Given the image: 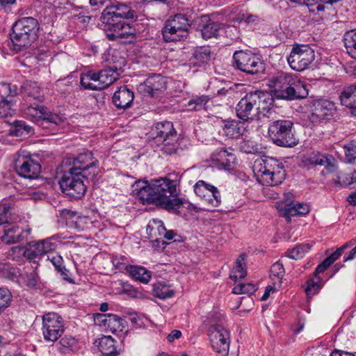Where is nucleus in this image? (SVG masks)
<instances>
[{
    "instance_id": "f257e3e1",
    "label": "nucleus",
    "mask_w": 356,
    "mask_h": 356,
    "mask_svg": "<svg viewBox=\"0 0 356 356\" xmlns=\"http://www.w3.org/2000/svg\"><path fill=\"white\" fill-rule=\"evenodd\" d=\"M133 187L134 193L143 204H154L168 211L177 209L183 204L177 197L175 181L167 178L154 179L150 183L138 180Z\"/></svg>"
},
{
    "instance_id": "f03ea898",
    "label": "nucleus",
    "mask_w": 356,
    "mask_h": 356,
    "mask_svg": "<svg viewBox=\"0 0 356 356\" xmlns=\"http://www.w3.org/2000/svg\"><path fill=\"white\" fill-rule=\"evenodd\" d=\"M273 102L272 95L266 91L254 90L248 92L236 106V115L245 122L255 118H261V113H264V116L267 114L270 115L274 112L270 108Z\"/></svg>"
},
{
    "instance_id": "7ed1b4c3",
    "label": "nucleus",
    "mask_w": 356,
    "mask_h": 356,
    "mask_svg": "<svg viewBox=\"0 0 356 356\" xmlns=\"http://www.w3.org/2000/svg\"><path fill=\"white\" fill-rule=\"evenodd\" d=\"M269 86L277 99L292 101L306 98L309 95L303 81L284 72L271 78Z\"/></svg>"
},
{
    "instance_id": "20e7f679",
    "label": "nucleus",
    "mask_w": 356,
    "mask_h": 356,
    "mask_svg": "<svg viewBox=\"0 0 356 356\" xmlns=\"http://www.w3.org/2000/svg\"><path fill=\"white\" fill-rule=\"evenodd\" d=\"M149 140L160 147V150L166 155L177 154L181 151L178 144V137L173 124L169 121L156 123L152 128Z\"/></svg>"
},
{
    "instance_id": "39448f33",
    "label": "nucleus",
    "mask_w": 356,
    "mask_h": 356,
    "mask_svg": "<svg viewBox=\"0 0 356 356\" xmlns=\"http://www.w3.org/2000/svg\"><path fill=\"white\" fill-rule=\"evenodd\" d=\"M39 25L38 21L31 17H23L12 26V33L9 34L13 49L19 51L27 48L37 39Z\"/></svg>"
},
{
    "instance_id": "423d86ee",
    "label": "nucleus",
    "mask_w": 356,
    "mask_h": 356,
    "mask_svg": "<svg viewBox=\"0 0 356 356\" xmlns=\"http://www.w3.org/2000/svg\"><path fill=\"white\" fill-rule=\"evenodd\" d=\"M254 172L257 179L267 186H277L284 180L286 171L284 165L279 160L268 157L254 165Z\"/></svg>"
},
{
    "instance_id": "0eeeda50",
    "label": "nucleus",
    "mask_w": 356,
    "mask_h": 356,
    "mask_svg": "<svg viewBox=\"0 0 356 356\" xmlns=\"http://www.w3.org/2000/svg\"><path fill=\"white\" fill-rule=\"evenodd\" d=\"M254 172L257 179L267 186H277L284 180L286 171L284 165L279 160L268 157L254 165Z\"/></svg>"
},
{
    "instance_id": "6e6552de",
    "label": "nucleus",
    "mask_w": 356,
    "mask_h": 356,
    "mask_svg": "<svg viewBox=\"0 0 356 356\" xmlns=\"http://www.w3.org/2000/svg\"><path fill=\"white\" fill-rule=\"evenodd\" d=\"M293 122L289 120H277L270 123L268 134L272 142L280 147H293L298 143Z\"/></svg>"
},
{
    "instance_id": "1a4fd4ad",
    "label": "nucleus",
    "mask_w": 356,
    "mask_h": 356,
    "mask_svg": "<svg viewBox=\"0 0 356 356\" xmlns=\"http://www.w3.org/2000/svg\"><path fill=\"white\" fill-rule=\"evenodd\" d=\"M101 20L109 40H124L125 42H131L136 39V29L123 20L102 15Z\"/></svg>"
},
{
    "instance_id": "9d476101",
    "label": "nucleus",
    "mask_w": 356,
    "mask_h": 356,
    "mask_svg": "<svg viewBox=\"0 0 356 356\" xmlns=\"http://www.w3.org/2000/svg\"><path fill=\"white\" fill-rule=\"evenodd\" d=\"M191 27L188 19L184 14H177L165 22L162 35L167 42L180 41L187 38Z\"/></svg>"
},
{
    "instance_id": "9b49d317",
    "label": "nucleus",
    "mask_w": 356,
    "mask_h": 356,
    "mask_svg": "<svg viewBox=\"0 0 356 356\" xmlns=\"http://www.w3.org/2000/svg\"><path fill=\"white\" fill-rule=\"evenodd\" d=\"M233 66L248 74H261L265 64L259 56L250 51H237L233 55Z\"/></svg>"
},
{
    "instance_id": "f8f14e48",
    "label": "nucleus",
    "mask_w": 356,
    "mask_h": 356,
    "mask_svg": "<svg viewBox=\"0 0 356 356\" xmlns=\"http://www.w3.org/2000/svg\"><path fill=\"white\" fill-rule=\"evenodd\" d=\"M83 178L84 177L73 170L65 171L59 181L62 192L74 199L81 198L86 191Z\"/></svg>"
},
{
    "instance_id": "ddd939ff",
    "label": "nucleus",
    "mask_w": 356,
    "mask_h": 356,
    "mask_svg": "<svg viewBox=\"0 0 356 356\" xmlns=\"http://www.w3.org/2000/svg\"><path fill=\"white\" fill-rule=\"evenodd\" d=\"M315 59L314 50L307 44L293 46L287 61L291 68L297 72L307 69Z\"/></svg>"
},
{
    "instance_id": "4468645a",
    "label": "nucleus",
    "mask_w": 356,
    "mask_h": 356,
    "mask_svg": "<svg viewBox=\"0 0 356 356\" xmlns=\"http://www.w3.org/2000/svg\"><path fill=\"white\" fill-rule=\"evenodd\" d=\"M99 161L92 156L90 152L80 154L73 161L70 169L79 172L86 179L92 180L98 172Z\"/></svg>"
},
{
    "instance_id": "2eb2a0df",
    "label": "nucleus",
    "mask_w": 356,
    "mask_h": 356,
    "mask_svg": "<svg viewBox=\"0 0 356 356\" xmlns=\"http://www.w3.org/2000/svg\"><path fill=\"white\" fill-rule=\"evenodd\" d=\"M64 332L62 318L56 313H48L42 318V334L47 341L54 342Z\"/></svg>"
},
{
    "instance_id": "dca6fc26",
    "label": "nucleus",
    "mask_w": 356,
    "mask_h": 356,
    "mask_svg": "<svg viewBox=\"0 0 356 356\" xmlns=\"http://www.w3.org/2000/svg\"><path fill=\"white\" fill-rule=\"evenodd\" d=\"M17 173L26 179H35L41 170L40 165L35 162L30 156L24 154H19L15 160Z\"/></svg>"
},
{
    "instance_id": "f3484780",
    "label": "nucleus",
    "mask_w": 356,
    "mask_h": 356,
    "mask_svg": "<svg viewBox=\"0 0 356 356\" xmlns=\"http://www.w3.org/2000/svg\"><path fill=\"white\" fill-rule=\"evenodd\" d=\"M229 333L220 325L210 330V340L213 349L221 356H227L229 348Z\"/></svg>"
},
{
    "instance_id": "a211bd4d",
    "label": "nucleus",
    "mask_w": 356,
    "mask_h": 356,
    "mask_svg": "<svg viewBox=\"0 0 356 356\" xmlns=\"http://www.w3.org/2000/svg\"><path fill=\"white\" fill-rule=\"evenodd\" d=\"M336 113L334 102L327 99H319L313 102L310 120L313 123H320L330 120Z\"/></svg>"
},
{
    "instance_id": "6ab92c4d",
    "label": "nucleus",
    "mask_w": 356,
    "mask_h": 356,
    "mask_svg": "<svg viewBox=\"0 0 356 356\" xmlns=\"http://www.w3.org/2000/svg\"><path fill=\"white\" fill-rule=\"evenodd\" d=\"M1 227L3 235L1 236V242L6 245L15 243L22 240L24 231L18 225L13 223L11 219L5 220L1 218Z\"/></svg>"
},
{
    "instance_id": "aec40b11",
    "label": "nucleus",
    "mask_w": 356,
    "mask_h": 356,
    "mask_svg": "<svg viewBox=\"0 0 356 356\" xmlns=\"http://www.w3.org/2000/svg\"><path fill=\"white\" fill-rule=\"evenodd\" d=\"M17 95V88L10 83H1V110L3 109L4 116H12L15 109L12 108L14 97ZM3 111H1V114Z\"/></svg>"
},
{
    "instance_id": "412c9836",
    "label": "nucleus",
    "mask_w": 356,
    "mask_h": 356,
    "mask_svg": "<svg viewBox=\"0 0 356 356\" xmlns=\"http://www.w3.org/2000/svg\"><path fill=\"white\" fill-rule=\"evenodd\" d=\"M95 322L104 327L112 332H122L124 328V320L113 314H97L95 316Z\"/></svg>"
},
{
    "instance_id": "4be33fe9",
    "label": "nucleus",
    "mask_w": 356,
    "mask_h": 356,
    "mask_svg": "<svg viewBox=\"0 0 356 356\" xmlns=\"http://www.w3.org/2000/svg\"><path fill=\"white\" fill-rule=\"evenodd\" d=\"M102 16L112 17V18L123 20L124 19H134L136 18V12L125 4L106 5L102 13Z\"/></svg>"
},
{
    "instance_id": "5701e85b",
    "label": "nucleus",
    "mask_w": 356,
    "mask_h": 356,
    "mask_svg": "<svg viewBox=\"0 0 356 356\" xmlns=\"http://www.w3.org/2000/svg\"><path fill=\"white\" fill-rule=\"evenodd\" d=\"M305 161L314 165L324 166L327 170L332 171L336 167L337 161L334 156L321 152H312L305 158Z\"/></svg>"
},
{
    "instance_id": "b1692460",
    "label": "nucleus",
    "mask_w": 356,
    "mask_h": 356,
    "mask_svg": "<svg viewBox=\"0 0 356 356\" xmlns=\"http://www.w3.org/2000/svg\"><path fill=\"white\" fill-rule=\"evenodd\" d=\"M134 99V92L127 86H121L116 90L112 97L113 104L118 109H126L131 107Z\"/></svg>"
},
{
    "instance_id": "393cba45",
    "label": "nucleus",
    "mask_w": 356,
    "mask_h": 356,
    "mask_svg": "<svg viewBox=\"0 0 356 356\" xmlns=\"http://www.w3.org/2000/svg\"><path fill=\"white\" fill-rule=\"evenodd\" d=\"M198 26L201 31L202 38L209 39L217 36L221 24L212 20L209 15H205L198 19Z\"/></svg>"
},
{
    "instance_id": "a878e982",
    "label": "nucleus",
    "mask_w": 356,
    "mask_h": 356,
    "mask_svg": "<svg viewBox=\"0 0 356 356\" xmlns=\"http://www.w3.org/2000/svg\"><path fill=\"white\" fill-rule=\"evenodd\" d=\"M95 343L104 356H118L121 352L118 341L110 336H103L96 340Z\"/></svg>"
},
{
    "instance_id": "bb28decb",
    "label": "nucleus",
    "mask_w": 356,
    "mask_h": 356,
    "mask_svg": "<svg viewBox=\"0 0 356 356\" xmlns=\"http://www.w3.org/2000/svg\"><path fill=\"white\" fill-rule=\"evenodd\" d=\"M279 211L281 215L286 218L287 221L295 216H305L309 211V206L305 203H287L283 207H279Z\"/></svg>"
},
{
    "instance_id": "cd10ccee",
    "label": "nucleus",
    "mask_w": 356,
    "mask_h": 356,
    "mask_svg": "<svg viewBox=\"0 0 356 356\" xmlns=\"http://www.w3.org/2000/svg\"><path fill=\"white\" fill-rule=\"evenodd\" d=\"M165 88V79L160 74H154L149 77L143 84L144 92L150 97L158 96L159 92Z\"/></svg>"
},
{
    "instance_id": "c85d7f7f",
    "label": "nucleus",
    "mask_w": 356,
    "mask_h": 356,
    "mask_svg": "<svg viewBox=\"0 0 356 356\" xmlns=\"http://www.w3.org/2000/svg\"><path fill=\"white\" fill-rule=\"evenodd\" d=\"M99 90H103L119 79L120 74L109 67L95 72Z\"/></svg>"
},
{
    "instance_id": "c756f323",
    "label": "nucleus",
    "mask_w": 356,
    "mask_h": 356,
    "mask_svg": "<svg viewBox=\"0 0 356 356\" xmlns=\"http://www.w3.org/2000/svg\"><path fill=\"white\" fill-rule=\"evenodd\" d=\"M65 217L69 227L78 232L86 229L90 221L88 217L80 216L78 213L72 211H67L65 213Z\"/></svg>"
},
{
    "instance_id": "7c9ffc66",
    "label": "nucleus",
    "mask_w": 356,
    "mask_h": 356,
    "mask_svg": "<svg viewBox=\"0 0 356 356\" xmlns=\"http://www.w3.org/2000/svg\"><path fill=\"white\" fill-rule=\"evenodd\" d=\"M211 159L219 165V168L229 170L235 157L232 153H229L225 149L221 148L212 154Z\"/></svg>"
},
{
    "instance_id": "2f4dec72",
    "label": "nucleus",
    "mask_w": 356,
    "mask_h": 356,
    "mask_svg": "<svg viewBox=\"0 0 356 356\" xmlns=\"http://www.w3.org/2000/svg\"><path fill=\"white\" fill-rule=\"evenodd\" d=\"M330 266V264L325 259L318 265L314 272L315 277L308 281V285L305 289V292L308 296L314 294L321 288V279L317 275L323 273Z\"/></svg>"
},
{
    "instance_id": "473e14b6",
    "label": "nucleus",
    "mask_w": 356,
    "mask_h": 356,
    "mask_svg": "<svg viewBox=\"0 0 356 356\" xmlns=\"http://www.w3.org/2000/svg\"><path fill=\"white\" fill-rule=\"evenodd\" d=\"M22 90L26 101L33 99L38 102H42L44 99V95L35 82H25L22 86Z\"/></svg>"
},
{
    "instance_id": "72a5a7b5",
    "label": "nucleus",
    "mask_w": 356,
    "mask_h": 356,
    "mask_svg": "<svg viewBox=\"0 0 356 356\" xmlns=\"http://www.w3.org/2000/svg\"><path fill=\"white\" fill-rule=\"evenodd\" d=\"M47 107L39 104H30L24 109V115L29 120L38 123H42Z\"/></svg>"
},
{
    "instance_id": "f704fd0d",
    "label": "nucleus",
    "mask_w": 356,
    "mask_h": 356,
    "mask_svg": "<svg viewBox=\"0 0 356 356\" xmlns=\"http://www.w3.org/2000/svg\"><path fill=\"white\" fill-rule=\"evenodd\" d=\"M341 103L350 108H356V85L353 84L343 88L340 95Z\"/></svg>"
},
{
    "instance_id": "c9c22d12",
    "label": "nucleus",
    "mask_w": 356,
    "mask_h": 356,
    "mask_svg": "<svg viewBox=\"0 0 356 356\" xmlns=\"http://www.w3.org/2000/svg\"><path fill=\"white\" fill-rule=\"evenodd\" d=\"M108 56L106 60L110 65L109 67L116 72L121 71L127 63L126 58L122 53L117 49L110 50Z\"/></svg>"
},
{
    "instance_id": "e433bc0d",
    "label": "nucleus",
    "mask_w": 356,
    "mask_h": 356,
    "mask_svg": "<svg viewBox=\"0 0 356 356\" xmlns=\"http://www.w3.org/2000/svg\"><path fill=\"white\" fill-rule=\"evenodd\" d=\"M244 131V124L239 121L232 120L225 122L223 132L227 136L238 138L243 135Z\"/></svg>"
},
{
    "instance_id": "4c0bfd02",
    "label": "nucleus",
    "mask_w": 356,
    "mask_h": 356,
    "mask_svg": "<svg viewBox=\"0 0 356 356\" xmlns=\"http://www.w3.org/2000/svg\"><path fill=\"white\" fill-rule=\"evenodd\" d=\"M127 273L134 280L144 284L147 283L152 277L150 271L140 266H129Z\"/></svg>"
},
{
    "instance_id": "58836bf2",
    "label": "nucleus",
    "mask_w": 356,
    "mask_h": 356,
    "mask_svg": "<svg viewBox=\"0 0 356 356\" xmlns=\"http://www.w3.org/2000/svg\"><path fill=\"white\" fill-rule=\"evenodd\" d=\"M347 53L356 59V29L346 31L343 38Z\"/></svg>"
},
{
    "instance_id": "ea45409f",
    "label": "nucleus",
    "mask_w": 356,
    "mask_h": 356,
    "mask_svg": "<svg viewBox=\"0 0 356 356\" xmlns=\"http://www.w3.org/2000/svg\"><path fill=\"white\" fill-rule=\"evenodd\" d=\"M211 58V51L209 47H200L195 49L192 61L195 65L200 66L207 63Z\"/></svg>"
},
{
    "instance_id": "a19ab883",
    "label": "nucleus",
    "mask_w": 356,
    "mask_h": 356,
    "mask_svg": "<svg viewBox=\"0 0 356 356\" xmlns=\"http://www.w3.org/2000/svg\"><path fill=\"white\" fill-rule=\"evenodd\" d=\"M246 254L245 253L241 254L236 261V265L232 270L229 277L232 280H237L238 279L244 278L247 273L244 268L245 266V259Z\"/></svg>"
},
{
    "instance_id": "79ce46f5",
    "label": "nucleus",
    "mask_w": 356,
    "mask_h": 356,
    "mask_svg": "<svg viewBox=\"0 0 356 356\" xmlns=\"http://www.w3.org/2000/svg\"><path fill=\"white\" fill-rule=\"evenodd\" d=\"M152 294L160 299H165L174 296V291L163 282H158L153 285Z\"/></svg>"
},
{
    "instance_id": "37998d69",
    "label": "nucleus",
    "mask_w": 356,
    "mask_h": 356,
    "mask_svg": "<svg viewBox=\"0 0 356 356\" xmlns=\"http://www.w3.org/2000/svg\"><path fill=\"white\" fill-rule=\"evenodd\" d=\"M157 226L158 232L161 234V232L164 234V238L167 240H172L174 238L175 232L172 230L166 231L163 223L161 220H153L152 222H150L147 227V230H149L150 235H155L156 230L154 229V225Z\"/></svg>"
},
{
    "instance_id": "c03bdc74",
    "label": "nucleus",
    "mask_w": 356,
    "mask_h": 356,
    "mask_svg": "<svg viewBox=\"0 0 356 356\" xmlns=\"http://www.w3.org/2000/svg\"><path fill=\"white\" fill-rule=\"evenodd\" d=\"M211 190L202 199L208 205L216 207L220 205L221 202V197L219 191L214 186H210Z\"/></svg>"
},
{
    "instance_id": "a18cd8bd",
    "label": "nucleus",
    "mask_w": 356,
    "mask_h": 356,
    "mask_svg": "<svg viewBox=\"0 0 356 356\" xmlns=\"http://www.w3.org/2000/svg\"><path fill=\"white\" fill-rule=\"evenodd\" d=\"M80 82L85 89L99 90L95 79V72L92 71H89L87 73L82 74Z\"/></svg>"
},
{
    "instance_id": "49530a36",
    "label": "nucleus",
    "mask_w": 356,
    "mask_h": 356,
    "mask_svg": "<svg viewBox=\"0 0 356 356\" xmlns=\"http://www.w3.org/2000/svg\"><path fill=\"white\" fill-rule=\"evenodd\" d=\"M209 99L207 95L195 96L188 102L187 105L191 110L199 111L205 108V106Z\"/></svg>"
},
{
    "instance_id": "de8ad7c7",
    "label": "nucleus",
    "mask_w": 356,
    "mask_h": 356,
    "mask_svg": "<svg viewBox=\"0 0 356 356\" xmlns=\"http://www.w3.org/2000/svg\"><path fill=\"white\" fill-rule=\"evenodd\" d=\"M311 246L309 244H300L296 246L287 252V255L293 259H300L310 250Z\"/></svg>"
},
{
    "instance_id": "09e8293b",
    "label": "nucleus",
    "mask_w": 356,
    "mask_h": 356,
    "mask_svg": "<svg viewBox=\"0 0 356 356\" xmlns=\"http://www.w3.org/2000/svg\"><path fill=\"white\" fill-rule=\"evenodd\" d=\"M353 243L352 241H349L337 248L336 251L332 252L329 257L325 258L327 262L331 266L334 261H336L343 253L344 250L347 248L352 247Z\"/></svg>"
},
{
    "instance_id": "8fccbe9b",
    "label": "nucleus",
    "mask_w": 356,
    "mask_h": 356,
    "mask_svg": "<svg viewBox=\"0 0 356 356\" xmlns=\"http://www.w3.org/2000/svg\"><path fill=\"white\" fill-rule=\"evenodd\" d=\"M353 243L352 241H349L337 248L336 251L332 252L329 257L325 258L327 262L331 266L334 261H336L343 253L344 250L347 248L352 247Z\"/></svg>"
},
{
    "instance_id": "3c124183",
    "label": "nucleus",
    "mask_w": 356,
    "mask_h": 356,
    "mask_svg": "<svg viewBox=\"0 0 356 356\" xmlns=\"http://www.w3.org/2000/svg\"><path fill=\"white\" fill-rule=\"evenodd\" d=\"M210 186H213V185L207 184L204 181L200 180L194 186V191L197 196L202 199L211 190Z\"/></svg>"
},
{
    "instance_id": "603ef678",
    "label": "nucleus",
    "mask_w": 356,
    "mask_h": 356,
    "mask_svg": "<svg viewBox=\"0 0 356 356\" xmlns=\"http://www.w3.org/2000/svg\"><path fill=\"white\" fill-rule=\"evenodd\" d=\"M15 204V200L10 197L8 199L3 198L1 202V207H3V213H1V218H3L2 216L3 215L4 217L7 219L8 218V214L10 216L12 215V211L14 209V206Z\"/></svg>"
},
{
    "instance_id": "864d4df0",
    "label": "nucleus",
    "mask_w": 356,
    "mask_h": 356,
    "mask_svg": "<svg viewBox=\"0 0 356 356\" xmlns=\"http://www.w3.org/2000/svg\"><path fill=\"white\" fill-rule=\"evenodd\" d=\"M339 182L343 187H351L356 183V171L349 174L342 175L339 177Z\"/></svg>"
},
{
    "instance_id": "5fc2aeb1",
    "label": "nucleus",
    "mask_w": 356,
    "mask_h": 356,
    "mask_svg": "<svg viewBox=\"0 0 356 356\" xmlns=\"http://www.w3.org/2000/svg\"><path fill=\"white\" fill-rule=\"evenodd\" d=\"M346 159L348 163H352L356 158V145L350 143L343 146Z\"/></svg>"
},
{
    "instance_id": "6e6d98bb",
    "label": "nucleus",
    "mask_w": 356,
    "mask_h": 356,
    "mask_svg": "<svg viewBox=\"0 0 356 356\" xmlns=\"http://www.w3.org/2000/svg\"><path fill=\"white\" fill-rule=\"evenodd\" d=\"M45 113L47 115H44V118L43 119L42 124L46 123H52L54 124H59L61 122H63V118L59 116L57 114H53L51 113L48 108H47Z\"/></svg>"
},
{
    "instance_id": "4d7b16f0",
    "label": "nucleus",
    "mask_w": 356,
    "mask_h": 356,
    "mask_svg": "<svg viewBox=\"0 0 356 356\" xmlns=\"http://www.w3.org/2000/svg\"><path fill=\"white\" fill-rule=\"evenodd\" d=\"M13 300L11 292L7 288L1 287V309L8 307Z\"/></svg>"
},
{
    "instance_id": "13d9d810",
    "label": "nucleus",
    "mask_w": 356,
    "mask_h": 356,
    "mask_svg": "<svg viewBox=\"0 0 356 356\" xmlns=\"http://www.w3.org/2000/svg\"><path fill=\"white\" fill-rule=\"evenodd\" d=\"M47 259L51 261V263L54 266L56 271L60 270L63 266V259L60 254H50L47 256Z\"/></svg>"
},
{
    "instance_id": "bf43d9fd",
    "label": "nucleus",
    "mask_w": 356,
    "mask_h": 356,
    "mask_svg": "<svg viewBox=\"0 0 356 356\" xmlns=\"http://www.w3.org/2000/svg\"><path fill=\"white\" fill-rule=\"evenodd\" d=\"M125 260L126 258L124 257H121L119 258L117 256H115L111 259L113 265L116 269L119 270H126L127 272V268L129 267V266L126 264Z\"/></svg>"
},
{
    "instance_id": "052dcab7",
    "label": "nucleus",
    "mask_w": 356,
    "mask_h": 356,
    "mask_svg": "<svg viewBox=\"0 0 356 356\" xmlns=\"http://www.w3.org/2000/svg\"><path fill=\"white\" fill-rule=\"evenodd\" d=\"M270 277H275L280 279L284 273L283 265L280 262L275 263L270 268Z\"/></svg>"
},
{
    "instance_id": "680f3d73",
    "label": "nucleus",
    "mask_w": 356,
    "mask_h": 356,
    "mask_svg": "<svg viewBox=\"0 0 356 356\" xmlns=\"http://www.w3.org/2000/svg\"><path fill=\"white\" fill-rule=\"evenodd\" d=\"M240 149L241 151L248 154H252L257 151V147L254 146V143L251 140H243L241 142Z\"/></svg>"
},
{
    "instance_id": "e2e57ef3",
    "label": "nucleus",
    "mask_w": 356,
    "mask_h": 356,
    "mask_svg": "<svg viewBox=\"0 0 356 356\" xmlns=\"http://www.w3.org/2000/svg\"><path fill=\"white\" fill-rule=\"evenodd\" d=\"M54 239V237H51L41 241L44 246L43 249H44L45 254H50V252L56 248L57 244L53 241Z\"/></svg>"
},
{
    "instance_id": "0e129e2a",
    "label": "nucleus",
    "mask_w": 356,
    "mask_h": 356,
    "mask_svg": "<svg viewBox=\"0 0 356 356\" xmlns=\"http://www.w3.org/2000/svg\"><path fill=\"white\" fill-rule=\"evenodd\" d=\"M24 248L20 245H16L10 248L8 252L7 257L13 260L17 259L20 255L23 254Z\"/></svg>"
},
{
    "instance_id": "69168bd1",
    "label": "nucleus",
    "mask_w": 356,
    "mask_h": 356,
    "mask_svg": "<svg viewBox=\"0 0 356 356\" xmlns=\"http://www.w3.org/2000/svg\"><path fill=\"white\" fill-rule=\"evenodd\" d=\"M75 340L74 338L65 336L60 339L59 345L60 346V347L59 348L60 349V350H63L62 348H68L70 347L73 346Z\"/></svg>"
},
{
    "instance_id": "338daca9",
    "label": "nucleus",
    "mask_w": 356,
    "mask_h": 356,
    "mask_svg": "<svg viewBox=\"0 0 356 356\" xmlns=\"http://www.w3.org/2000/svg\"><path fill=\"white\" fill-rule=\"evenodd\" d=\"M13 123H15V126L12 127L11 129L9 131V134L17 136H20L22 134L20 133L22 129L23 128L24 129H25L26 126L24 123H22V122H17L16 120H14Z\"/></svg>"
},
{
    "instance_id": "774afa93",
    "label": "nucleus",
    "mask_w": 356,
    "mask_h": 356,
    "mask_svg": "<svg viewBox=\"0 0 356 356\" xmlns=\"http://www.w3.org/2000/svg\"><path fill=\"white\" fill-rule=\"evenodd\" d=\"M57 272L60 273V276L62 277V278L64 280L67 281V282H69L70 284L75 283L74 279H72L70 277V275H71L70 272L69 271V270L66 269L65 266L61 268L60 270H58Z\"/></svg>"
}]
</instances>
